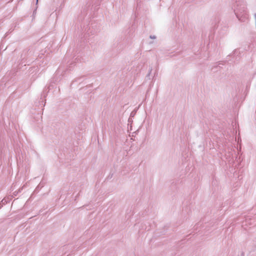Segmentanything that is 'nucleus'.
I'll use <instances>...</instances> for the list:
<instances>
[{
  "label": "nucleus",
  "mask_w": 256,
  "mask_h": 256,
  "mask_svg": "<svg viewBox=\"0 0 256 256\" xmlns=\"http://www.w3.org/2000/svg\"><path fill=\"white\" fill-rule=\"evenodd\" d=\"M150 38L152 39H155L156 38V36H150Z\"/></svg>",
  "instance_id": "nucleus-1"
},
{
  "label": "nucleus",
  "mask_w": 256,
  "mask_h": 256,
  "mask_svg": "<svg viewBox=\"0 0 256 256\" xmlns=\"http://www.w3.org/2000/svg\"><path fill=\"white\" fill-rule=\"evenodd\" d=\"M37 0V2L38 1V0Z\"/></svg>",
  "instance_id": "nucleus-2"
}]
</instances>
